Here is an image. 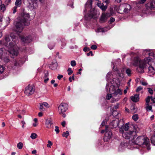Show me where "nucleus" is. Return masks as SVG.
Returning <instances> with one entry per match:
<instances>
[{"label": "nucleus", "mask_w": 155, "mask_h": 155, "mask_svg": "<svg viewBox=\"0 0 155 155\" xmlns=\"http://www.w3.org/2000/svg\"><path fill=\"white\" fill-rule=\"evenodd\" d=\"M124 4L120 5L119 6H116L115 8V10L120 14H124Z\"/></svg>", "instance_id": "obj_12"}, {"label": "nucleus", "mask_w": 155, "mask_h": 155, "mask_svg": "<svg viewBox=\"0 0 155 155\" xmlns=\"http://www.w3.org/2000/svg\"><path fill=\"white\" fill-rule=\"evenodd\" d=\"M155 2L154 1H152L150 3H147V6L150 8L151 9L153 8H154V4Z\"/></svg>", "instance_id": "obj_21"}, {"label": "nucleus", "mask_w": 155, "mask_h": 155, "mask_svg": "<svg viewBox=\"0 0 155 155\" xmlns=\"http://www.w3.org/2000/svg\"><path fill=\"white\" fill-rule=\"evenodd\" d=\"M41 103H39V108L40 110L41 111H43L45 110V108L43 107V105Z\"/></svg>", "instance_id": "obj_36"}, {"label": "nucleus", "mask_w": 155, "mask_h": 155, "mask_svg": "<svg viewBox=\"0 0 155 155\" xmlns=\"http://www.w3.org/2000/svg\"><path fill=\"white\" fill-rule=\"evenodd\" d=\"M103 3L98 2L97 4V5L100 8H101L102 7V6L103 5Z\"/></svg>", "instance_id": "obj_57"}, {"label": "nucleus", "mask_w": 155, "mask_h": 155, "mask_svg": "<svg viewBox=\"0 0 155 155\" xmlns=\"http://www.w3.org/2000/svg\"><path fill=\"white\" fill-rule=\"evenodd\" d=\"M152 58L150 57L145 58L143 60L140 61L137 58H135L134 60V61L133 63V64L135 66H137L138 63L145 65L146 68L151 64Z\"/></svg>", "instance_id": "obj_4"}, {"label": "nucleus", "mask_w": 155, "mask_h": 155, "mask_svg": "<svg viewBox=\"0 0 155 155\" xmlns=\"http://www.w3.org/2000/svg\"><path fill=\"white\" fill-rule=\"evenodd\" d=\"M68 108V105L64 103H62L58 107V111L60 114L64 113Z\"/></svg>", "instance_id": "obj_7"}, {"label": "nucleus", "mask_w": 155, "mask_h": 155, "mask_svg": "<svg viewBox=\"0 0 155 155\" xmlns=\"http://www.w3.org/2000/svg\"><path fill=\"white\" fill-rule=\"evenodd\" d=\"M55 131L56 132L57 134H58L60 130L59 129V127L58 126L55 127Z\"/></svg>", "instance_id": "obj_50"}, {"label": "nucleus", "mask_w": 155, "mask_h": 155, "mask_svg": "<svg viewBox=\"0 0 155 155\" xmlns=\"http://www.w3.org/2000/svg\"><path fill=\"white\" fill-rule=\"evenodd\" d=\"M131 127L132 128V130L122 134L124 138L127 139H130L132 142H133V140L136 137L137 133L140 130V128L137 125H132Z\"/></svg>", "instance_id": "obj_3"}, {"label": "nucleus", "mask_w": 155, "mask_h": 155, "mask_svg": "<svg viewBox=\"0 0 155 155\" xmlns=\"http://www.w3.org/2000/svg\"><path fill=\"white\" fill-rule=\"evenodd\" d=\"M19 36L22 42L25 43H28L29 38L28 37L24 38L21 36L19 35Z\"/></svg>", "instance_id": "obj_25"}, {"label": "nucleus", "mask_w": 155, "mask_h": 155, "mask_svg": "<svg viewBox=\"0 0 155 155\" xmlns=\"http://www.w3.org/2000/svg\"><path fill=\"white\" fill-rule=\"evenodd\" d=\"M48 143L47 145V147L50 148L52 145V143L50 140H48Z\"/></svg>", "instance_id": "obj_43"}, {"label": "nucleus", "mask_w": 155, "mask_h": 155, "mask_svg": "<svg viewBox=\"0 0 155 155\" xmlns=\"http://www.w3.org/2000/svg\"><path fill=\"white\" fill-rule=\"evenodd\" d=\"M131 71L129 69H127L126 71V73L128 76H130L131 74Z\"/></svg>", "instance_id": "obj_49"}, {"label": "nucleus", "mask_w": 155, "mask_h": 155, "mask_svg": "<svg viewBox=\"0 0 155 155\" xmlns=\"http://www.w3.org/2000/svg\"><path fill=\"white\" fill-rule=\"evenodd\" d=\"M132 119L135 121L137 120L138 119V117L137 114H135L133 115L132 116Z\"/></svg>", "instance_id": "obj_33"}, {"label": "nucleus", "mask_w": 155, "mask_h": 155, "mask_svg": "<svg viewBox=\"0 0 155 155\" xmlns=\"http://www.w3.org/2000/svg\"><path fill=\"white\" fill-rule=\"evenodd\" d=\"M139 66L137 68V71L139 72L142 73L144 72L143 69L145 68V66L142 64L140 63H138Z\"/></svg>", "instance_id": "obj_18"}, {"label": "nucleus", "mask_w": 155, "mask_h": 155, "mask_svg": "<svg viewBox=\"0 0 155 155\" xmlns=\"http://www.w3.org/2000/svg\"><path fill=\"white\" fill-rule=\"evenodd\" d=\"M67 71H68V74L69 75H71L73 72V71L71 68H69L68 69Z\"/></svg>", "instance_id": "obj_42"}, {"label": "nucleus", "mask_w": 155, "mask_h": 155, "mask_svg": "<svg viewBox=\"0 0 155 155\" xmlns=\"http://www.w3.org/2000/svg\"><path fill=\"white\" fill-rule=\"evenodd\" d=\"M57 66L58 64L57 63L55 62L52 63L50 67L52 69L55 70L57 69Z\"/></svg>", "instance_id": "obj_28"}, {"label": "nucleus", "mask_w": 155, "mask_h": 155, "mask_svg": "<svg viewBox=\"0 0 155 155\" xmlns=\"http://www.w3.org/2000/svg\"><path fill=\"white\" fill-rule=\"evenodd\" d=\"M148 67V73L151 74L154 73V68L151 65Z\"/></svg>", "instance_id": "obj_26"}, {"label": "nucleus", "mask_w": 155, "mask_h": 155, "mask_svg": "<svg viewBox=\"0 0 155 155\" xmlns=\"http://www.w3.org/2000/svg\"><path fill=\"white\" fill-rule=\"evenodd\" d=\"M107 6L106 5H104V4H103V5L102 7L100 8L102 11H105L107 8Z\"/></svg>", "instance_id": "obj_45"}, {"label": "nucleus", "mask_w": 155, "mask_h": 155, "mask_svg": "<svg viewBox=\"0 0 155 155\" xmlns=\"http://www.w3.org/2000/svg\"><path fill=\"white\" fill-rule=\"evenodd\" d=\"M119 120L115 119L113 120L110 124V127L111 128H116L118 125Z\"/></svg>", "instance_id": "obj_11"}, {"label": "nucleus", "mask_w": 155, "mask_h": 155, "mask_svg": "<svg viewBox=\"0 0 155 155\" xmlns=\"http://www.w3.org/2000/svg\"><path fill=\"white\" fill-rule=\"evenodd\" d=\"M41 103L43 105V106L46 107V108H48L49 107V105L47 102H43Z\"/></svg>", "instance_id": "obj_35"}, {"label": "nucleus", "mask_w": 155, "mask_h": 155, "mask_svg": "<svg viewBox=\"0 0 155 155\" xmlns=\"http://www.w3.org/2000/svg\"><path fill=\"white\" fill-rule=\"evenodd\" d=\"M111 75V72H109L106 75V78L107 80L108 79Z\"/></svg>", "instance_id": "obj_53"}, {"label": "nucleus", "mask_w": 155, "mask_h": 155, "mask_svg": "<svg viewBox=\"0 0 155 155\" xmlns=\"http://www.w3.org/2000/svg\"><path fill=\"white\" fill-rule=\"evenodd\" d=\"M106 90L107 92L112 94L117 90V87H115L114 85H112L111 84H107L106 85Z\"/></svg>", "instance_id": "obj_8"}, {"label": "nucleus", "mask_w": 155, "mask_h": 155, "mask_svg": "<svg viewBox=\"0 0 155 155\" xmlns=\"http://www.w3.org/2000/svg\"><path fill=\"white\" fill-rule=\"evenodd\" d=\"M11 2V0H5L4 3L6 5H7L10 4Z\"/></svg>", "instance_id": "obj_46"}, {"label": "nucleus", "mask_w": 155, "mask_h": 155, "mask_svg": "<svg viewBox=\"0 0 155 155\" xmlns=\"http://www.w3.org/2000/svg\"><path fill=\"white\" fill-rule=\"evenodd\" d=\"M148 92L151 94H152L153 93V90L151 88H148Z\"/></svg>", "instance_id": "obj_55"}, {"label": "nucleus", "mask_w": 155, "mask_h": 155, "mask_svg": "<svg viewBox=\"0 0 155 155\" xmlns=\"http://www.w3.org/2000/svg\"><path fill=\"white\" fill-rule=\"evenodd\" d=\"M35 91V87L34 86L30 87V94H34Z\"/></svg>", "instance_id": "obj_29"}, {"label": "nucleus", "mask_w": 155, "mask_h": 155, "mask_svg": "<svg viewBox=\"0 0 155 155\" xmlns=\"http://www.w3.org/2000/svg\"><path fill=\"white\" fill-rule=\"evenodd\" d=\"M54 46V45L53 43H50L48 45V47L50 49H53Z\"/></svg>", "instance_id": "obj_39"}, {"label": "nucleus", "mask_w": 155, "mask_h": 155, "mask_svg": "<svg viewBox=\"0 0 155 155\" xmlns=\"http://www.w3.org/2000/svg\"><path fill=\"white\" fill-rule=\"evenodd\" d=\"M124 13H128L131 9L130 5L128 4H124Z\"/></svg>", "instance_id": "obj_14"}, {"label": "nucleus", "mask_w": 155, "mask_h": 155, "mask_svg": "<svg viewBox=\"0 0 155 155\" xmlns=\"http://www.w3.org/2000/svg\"><path fill=\"white\" fill-rule=\"evenodd\" d=\"M53 124V120L51 118L47 119L46 121L45 125L47 127L50 128Z\"/></svg>", "instance_id": "obj_15"}, {"label": "nucleus", "mask_w": 155, "mask_h": 155, "mask_svg": "<svg viewBox=\"0 0 155 155\" xmlns=\"http://www.w3.org/2000/svg\"><path fill=\"white\" fill-rule=\"evenodd\" d=\"M29 18V14L25 13L17 18V20L14 23V25L15 28V31L18 34L22 32L24 25H28V19Z\"/></svg>", "instance_id": "obj_1"}, {"label": "nucleus", "mask_w": 155, "mask_h": 155, "mask_svg": "<svg viewBox=\"0 0 155 155\" xmlns=\"http://www.w3.org/2000/svg\"><path fill=\"white\" fill-rule=\"evenodd\" d=\"M151 140L152 143L155 145V134L154 135L151 137Z\"/></svg>", "instance_id": "obj_32"}, {"label": "nucleus", "mask_w": 155, "mask_h": 155, "mask_svg": "<svg viewBox=\"0 0 155 155\" xmlns=\"http://www.w3.org/2000/svg\"><path fill=\"white\" fill-rule=\"evenodd\" d=\"M48 71H47L45 73V78H47L48 77Z\"/></svg>", "instance_id": "obj_64"}, {"label": "nucleus", "mask_w": 155, "mask_h": 155, "mask_svg": "<svg viewBox=\"0 0 155 155\" xmlns=\"http://www.w3.org/2000/svg\"><path fill=\"white\" fill-rule=\"evenodd\" d=\"M71 66L73 67L76 65V64L75 61H72L71 62Z\"/></svg>", "instance_id": "obj_48"}, {"label": "nucleus", "mask_w": 155, "mask_h": 155, "mask_svg": "<svg viewBox=\"0 0 155 155\" xmlns=\"http://www.w3.org/2000/svg\"><path fill=\"white\" fill-rule=\"evenodd\" d=\"M144 51H146V54L148 55L149 56H152L153 58L154 57V55L152 51L149 49L145 50Z\"/></svg>", "instance_id": "obj_24"}, {"label": "nucleus", "mask_w": 155, "mask_h": 155, "mask_svg": "<svg viewBox=\"0 0 155 155\" xmlns=\"http://www.w3.org/2000/svg\"><path fill=\"white\" fill-rule=\"evenodd\" d=\"M149 142V139L147 137L141 136L137 137L135 141H133L134 143L139 145L143 144L147 145Z\"/></svg>", "instance_id": "obj_5"}, {"label": "nucleus", "mask_w": 155, "mask_h": 155, "mask_svg": "<svg viewBox=\"0 0 155 155\" xmlns=\"http://www.w3.org/2000/svg\"><path fill=\"white\" fill-rule=\"evenodd\" d=\"M103 2L107 4L109 3L110 0H103Z\"/></svg>", "instance_id": "obj_58"}, {"label": "nucleus", "mask_w": 155, "mask_h": 155, "mask_svg": "<svg viewBox=\"0 0 155 155\" xmlns=\"http://www.w3.org/2000/svg\"><path fill=\"white\" fill-rule=\"evenodd\" d=\"M10 41V37L9 35H6L5 37V39L3 40V43L2 44H3L5 46H7L8 45V43ZM2 42V41H0V43H1Z\"/></svg>", "instance_id": "obj_17"}, {"label": "nucleus", "mask_w": 155, "mask_h": 155, "mask_svg": "<svg viewBox=\"0 0 155 155\" xmlns=\"http://www.w3.org/2000/svg\"><path fill=\"white\" fill-rule=\"evenodd\" d=\"M18 7L15 6L14 8H13V14H15L17 11V8Z\"/></svg>", "instance_id": "obj_56"}, {"label": "nucleus", "mask_w": 155, "mask_h": 155, "mask_svg": "<svg viewBox=\"0 0 155 155\" xmlns=\"http://www.w3.org/2000/svg\"><path fill=\"white\" fill-rule=\"evenodd\" d=\"M143 89V88L141 86H139L136 89V91L138 92Z\"/></svg>", "instance_id": "obj_52"}, {"label": "nucleus", "mask_w": 155, "mask_h": 155, "mask_svg": "<svg viewBox=\"0 0 155 155\" xmlns=\"http://www.w3.org/2000/svg\"><path fill=\"white\" fill-rule=\"evenodd\" d=\"M31 2L30 4V9L33 10L38 6L37 1L35 0H31Z\"/></svg>", "instance_id": "obj_13"}, {"label": "nucleus", "mask_w": 155, "mask_h": 155, "mask_svg": "<svg viewBox=\"0 0 155 155\" xmlns=\"http://www.w3.org/2000/svg\"><path fill=\"white\" fill-rule=\"evenodd\" d=\"M63 77V76L62 75H60L58 76L57 78L58 80H60L61 78Z\"/></svg>", "instance_id": "obj_61"}, {"label": "nucleus", "mask_w": 155, "mask_h": 155, "mask_svg": "<svg viewBox=\"0 0 155 155\" xmlns=\"http://www.w3.org/2000/svg\"><path fill=\"white\" fill-rule=\"evenodd\" d=\"M37 134L35 133H32L31 134L30 137L32 139H35L37 137Z\"/></svg>", "instance_id": "obj_31"}, {"label": "nucleus", "mask_w": 155, "mask_h": 155, "mask_svg": "<svg viewBox=\"0 0 155 155\" xmlns=\"http://www.w3.org/2000/svg\"><path fill=\"white\" fill-rule=\"evenodd\" d=\"M111 97H112V95L111 94H107L106 96V98L107 100H110Z\"/></svg>", "instance_id": "obj_40"}, {"label": "nucleus", "mask_w": 155, "mask_h": 155, "mask_svg": "<svg viewBox=\"0 0 155 155\" xmlns=\"http://www.w3.org/2000/svg\"><path fill=\"white\" fill-rule=\"evenodd\" d=\"M6 9L5 5L2 4V0H0V11L4 12Z\"/></svg>", "instance_id": "obj_23"}, {"label": "nucleus", "mask_w": 155, "mask_h": 155, "mask_svg": "<svg viewBox=\"0 0 155 155\" xmlns=\"http://www.w3.org/2000/svg\"><path fill=\"white\" fill-rule=\"evenodd\" d=\"M131 100L134 102H136L139 101V95L138 94H136L134 96H131L130 97Z\"/></svg>", "instance_id": "obj_20"}, {"label": "nucleus", "mask_w": 155, "mask_h": 155, "mask_svg": "<svg viewBox=\"0 0 155 155\" xmlns=\"http://www.w3.org/2000/svg\"><path fill=\"white\" fill-rule=\"evenodd\" d=\"M106 132L105 134V136L104 138V140L105 141H107L110 139L112 135L110 130H109L107 126L106 127Z\"/></svg>", "instance_id": "obj_9"}, {"label": "nucleus", "mask_w": 155, "mask_h": 155, "mask_svg": "<svg viewBox=\"0 0 155 155\" xmlns=\"http://www.w3.org/2000/svg\"><path fill=\"white\" fill-rule=\"evenodd\" d=\"M122 94V91L119 89H117L112 94V102L116 101H118L120 98V95Z\"/></svg>", "instance_id": "obj_6"}, {"label": "nucleus", "mask_w": 155, "mask_h": 155, "mask_svg": "<svg viewBox=\"0 0 155 155\" xmlns=\"http://www.w3.org/2000/svg\"><path fill=\"white\" fill-rule=\"evenodd\" d=\"M21 4V0H16L15 3V5L17 7H20Z\"/></svg>", "instance_id": "obj_27"}, {"label": "nucleus", "mask_w": 155, "mask_h": 155, "mask_svg": "<svg viewBox=\"0 0 155 155\" xmlns=\"http://www.w3.org/2000/svg\"><path fill=\"white\" fill-rule=\"evenodd\" d=\"M91 48L93 50H95L97 49V47L95 45H92L91 47Z\"/></svg>", "instance_id": "obj_54"}, {"label": "nucleus", "mask_w": 155, "mask_h": 155, "mask_svg": "<svg viewBox=\"0 0 155 155\" xmlns=\"http://www.w3.org/2000/svg\"><path fill=\"white\" fill-rule=\"evenodd\" d=\"M69 135V133L68 131H66V132L63 133L62 134L63 136V137H65L66 138L68 137Z\"/></svg>", "instance_id": "obj_37"}, {"label": "nucleus", "mask_w": 155, "mask_h": 155, "mask_svg": "<svg viewBox=\"0 0 155 155\" xmlns=\"http://www.w3.org/2000/svg\"><path fill=\"white\" fill-rule=\"evenodd\" d=\"M132 125L129 126V123H127L125 124L124 125L122 126L120 128L119 131L121 133H123L124 130L125 131H127L128 129L129 130L132 129L131 127Z\"/></svg>", "instance_id": "obj_10"}, {"label": "nucleus", "mask_w": 155, "mask_h": 155, "mask_svg": "<svg viewBox=\"0 0 155 155\" xmlns=\"http://www.w3.org/2000/svg\"><path fill=\"white\" fill-rule=\"evenodd\" d=\"M115 20V19L114 18H111L110 19V23L114 22Z\"/></svg>", "instance_id": "obj_59"}, {"label": "nucleus", "mask_w": 155, "mask_h": 155, "mask_svg": "<svg viewBox=\"0 0 155 155\" xmlns=\"http://www.w3.org/2000/svg\"><path fill=\"white\" fill-rule=\"evenodd\" d=\"M146 110L148 111H150L152 109V107L151 106H150L149 104H146Z\"/></svg>", "instance_id": "obj_38"}, {"label": "nucleus", "mask_w": 155, "mask_h": 155, "mask_svg": "<svg viewBox=\"0 0 155 155\" xmlns=\"http://www.w3.org/2000/svg\"><path fill=\"white\" fill-rule=\"evenodd\" d=\"M4 61L6 63H8L10 61V60L8 58H5L4 59Z\"/></svg>", "instance_id": "obj_51"}, {"label": "nucleus", "mask_w": 155, "mask_h": 155, "mask_svg": "<svg viewBox=\"0 0 155 155\" xmlns=\"http://www.w3.org/2000/svg\"><path fill=\"white\" fill-rule=\"evenodd\" d=\"M151 100V96H148L146 99V102L147 104H149V102L150 101V100Z\"/></svg>", "instance_id": "obj_44"}, {"label": "nucleus", "mask_w": 155, "mask_h": 155, "mask_svg": "<svg viewBox=\"0 0 155 155\" xmlns=\"http://www.w3.org/2000/svg\"><path fill=\"white\" fill-rule=\"evenodd\" d=\"M104 28H98L97 32H104Z\"/></svg>", "instance_id": "obj_47"}, {"label": "nucleus", "mask_w": 155, "mask_h": 155, "mask_svg": "<svg viewBox=\"0 0 155 155\" xmlns=\"http://www.w3.org/2000/svg\"><path fill=\"white\" fill-rule=\"evenodd\" d=\"M11 37L13 42H11L9 43L8 46V51L10 54V56L12 58H14L18 55L19 48L16 45L17 40L16 39V37H14L13 38L12 35H11Z\"/></svg>", "instance_id": "obj_2"}, {"label": "nucleus", "mask_w": 155, "mask_h": 155, "mask_svg": "<svg viewBox=\"0 0 155 155\" xmlns=\"http://www.w3.org/2000/svg\"><path fill=\"white\" fill-rule=\"evenodd\" d=\"M92 0H88L87 2L85 5L84 12H86L88 9H89L91 8L92 5Z\"/></svg>", "instance_id": "obj_19"}, {"label": "nucleus", "mask_w": 155, "mask_h": 155, "mask_svg": "<svg viewBox=\"0 0 155 155\" xmlns=\"http://www.w3.org/2000/svg\"><path fill=\"white\" fill-rule=\"evenodd\" d=\"M5 68L2 65H0V73L2 74L5 70Z\"/></svg>", "instance_id": "obj_41"}, {"label": "nucleus", "mask_w": 155, "mask_h": 155, "mask_svg": "<svg viewBox=\"0 0 155 155\" xmlns=\"http://www.w3.org/2000/svg\"><path fill=\"white\" fill-rule=\"evenodd\" d=\"M23 144L21 142H19L17 144V147L19 149H21L23 147Z\"/></svg>", "instance_id": "obj_34"}, {"label": "nucleus", "mask_w": 155, "mask_h": 155, "mask_svg": "<svg viewBox=\"0 0 155 155\" xmlns=\"http://www.w3.org/2000/svg\"><path fill=\"white\" fill-rule=\"evenodd\" d=\"M89 50L90 49L89 48H88L87 47H85L83 49V50L85 52L87 51H89Z\"/></svg>", "instance_id": "obj_63"}, {"label": "nucleus", "mask_w": 155, "mask_h": 155, "mask_svg": "<svg viewBox=\"0 0 155 155\" xmlns=\"http://www.w3.org/2000/svg\"><path fill=\"white\" fill-rule=\"evenodd\" d=\"M119 106V104H117L116 105L114 106V109H116L118 108Z\"/></svg>", "instance_id": "obj_62"}, {"label": "nucleus", "mask_w": 155, "mask_h": 155, "mask_svg": "<svg viewBox=\"0 0 155 155\" xmlns=\"http://www.w3.org/2000/svg\"><path fill=\"white\" fill-rule=\"evenodd\" d=\"M108 14L103 13L100 18V21L101 22H105L108 17Z\"/></svg>", "instance_id": "obj_16"}, {"label": "nucleus", "mask_w": 155, "mask_h": 155, "mask_svg": "<svg viewBox=\"0 0 155 155\" xmlns=\"http://www.w3.org/2000/svg\"><path fill=\"white\" fill-rule=\"evenodd\" d=\"M24 93L28 96L29 95V85H28L25 88V90L24 91Z\"/></svg>", "instance_id": "obj_30"}, {"label": "nucleus", "mask_w": 155, "mask_h": 155, "mask_svg": "<svg viewBox=\"0 0 155 155\" xmlns=\"http://www.w3.org/2000/svg\"><path fill=\"white\" fill-rule=\"evenodd\" d=\"M140 83L142 85L144 86H146L148 84L147 82H141Z\"/></svg>", "instance_id": "obj_60"}, {"label": "nucleus", "mask_w": 155, "mask_h": 155, "mask_svg": "<svg viewBox=\"0 0 155 155\" xmlns=\"http://www.w3.org/2000/svg\"><path fill=\"white\" fill-rule=\"evenodd\" d=\"M96 11L93 8L92 9V11H91L90 14L88 15L89 18H91L94 17V16L96 15Z\"/></svg>", "instance_id": "obj_22"}]
</instances>
